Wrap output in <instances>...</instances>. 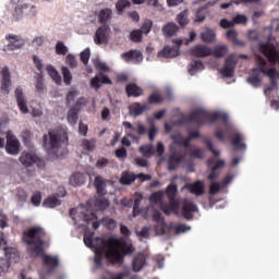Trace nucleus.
<instances>
[{
  "label": "nucleus",
  "instance_id": "obj_5",
  "mask_svg": "<svg viewBox=\"0 0 279 279\" xmlns=\"http://www.w3.org/2000/svg\"><path fill=\"white\" fill-rule=\"evenodd\" d=\"M166 197L168 198L169 204H161L160 210H162L167 216L171 215V213L178 215V210L180 209V199L175 198L178 197L177 184L170 183L166 187Z\"/></svg>",
  "mask_w": 279,
  "mask_h": 279
},
{
  "label": "nucleus",
  "instance_id": "obj_19",
  "mask_svg": "<svg viewBox=\"0 0 279 279\" xmlns=\"http://www.w3.org/2000/svg\"><path fill=\"white\" fill-rule=\"evenodd\" d=\"M247 82L251 86H254V88H259L260 84H263L260 80V64L252 70V75L247 77Z\"/></svg>",
  "mask_w": 279,
  "mask_h": 279
},
{
  "label": "nucleus",
  "instance_id": "obj_14",
  "mask_svg": "<svg viewBox=\"0 0 279 279\" xmlns=\"http://www.w3.org/2000/svg\"><path fill=\"white\" fill-rule=\"evenodd\" d=\"M197 205L192 201L186 199L183 202L181 213L186 221H193V214L197 213Z\"/></svg>",
  "mask_w": 279,
  "mask_h": 279
},
{
  "label": "nucleus",
  "instance_id": "obj_2",
  "mask_svg": "<svg viewBox=\"0 0 279 279\" xmlns=\"http://www.w3.org/2000/svg\"><path fill=\"white\" fill-rule=\"evenodd\" d=\"M47 232L41 227H33L23 232L22 240L27 245V254L31 258L43 257V265L47 268V274H53L56 268L60 265V260L56 256L45 255V241Z\"/></svg>",
  "mask_w": 279,
  "mask_h": 279
},
{
  "label": "nucleus",
  "instance_id": "obj_7",
  "mask_svg": "<svg viewBox=\"0 0 279 279\" xmlns=\"http://www.w3.org/2000/svg\"><path fill=\"white\" fill-rule=\"evenodd\" d=\"M0 247H2L4 251L7 258V267H10L12 263H17L19 251L14 247H8V241L5 240V233L3 232H0Z\"/></svg>",
  "mask_w": 279,
  "mask_h": 279
},
{
  "label": "nucleus",
  "instance_id": "obj_10",
  "mask_svg": "<svg viewBox=\"0 0 279 279\" xmlns=\"http://www.w3.org/2000/svg\"><path fill=\"white\" fill-rule=\"evenodd\" d=\"M5 40L9 43L5 46L7 51H16L17 49H23V47H25V39L19 35L7 34Z\"/></svg>",
  "mask_w": 279,
  "mask_h": 279
},
{
  "label": "nucleus",
  "instance_id": "obj_4",
  "mask_svg": "<svg viewBox=\"0 0 279 279\" xmlns=\"http://www.w3.org/2000/svg\"><path fill=\"white\" fill-rule=\"evenodd\" d=\"M65 143H69V135L62 129H50L48 134L43 136V147L49 155L58 154Z\"/></svg>",
  "mask_w": 279,
  "mask_h": 279
},
{
  "label": "nucleus",
  "instance_id": "obj_48",
  "mask_svg": "<svg viewBox=\"0 0 279 279\" xmlns=\"http://www.w3.org/2000/svg\"><path fill=\"white\" fill-rule=\"evenodd\" d=\"M56 53L57 56H66L69 48L62 41H58L56 44Z\"/></svg>",
  "mask_w": 279,
  "mask_h": 279
},
{
  "label": "nucleus",
  "instance_id": "obj_46",
  "mask_svg": "<svg viewBox=\"0 0 279 279\" xmlns=\"http://www.w3.org/2000/svg\"><path fill=\"white\" fill-rule=\"evenodd\" d=\"M132 2L130 0H118L116 3V10L121 13L123 10H126V8H131Z\"/></svg>",
  "mask_w": 279,
  "mask_h": 279
},
{
  "label": "nucleus",
  "instance_id": "obj_61",
  "mask_svg": "<svg viewBox=\"0 0 279 279\" xmlns=\"http://www.w3.org/2000/svg\"><path fill=\"white\" fill-rule=\"evenodd\" d=\"M190 156L191 158H197L198 160H202V158H204V149L202 148L193 149Z\"/></svg>",
  "mask_w": 279,
  "mask_h": 279
},
{
  "label": "nucleus",
  "instance_id": "obj_28",
  "mask_svg": "<svg viewBox=\"0 0 279 279\" xmlns=\"http://www.w3.org/2000/svg\"><path fill=\"white\" fill-rule=\"evenodd\" d=\"M146 110H149V105H141V102H134L130 108V112L133 114V117H141V114H143V112Z\"/></svg>",
  "mask_w": 279,
  "mask_h": 279
},
{
  "label": "nucleus",
  "instance_id": "obj_64",
  "mask_svg": "<svg viewBox=\"0 0 279 279\" xmlns=\"http://www.w3.org/2000/svg\"><path fill=\"white\" fill-rule=\"evenodd\" d=\"M110 165V160H108L107 158L100 157L97 162H96V167L98 169H106V167Z\"/></svg>",
  "mask_w": 279,
  "mask_h": 279
},
{
  "label": "nucleus",
  "instance_id": "obj_25",
  "mask_svg": "<svg viewBox=\"0 0 279 279\" xmlns=\"http://www.w3.org/2000/svg\"><path fill=\"white\" fill-rule=\"evenodd\" d=\"M87 178H88V173L76 172L71 175L70 184L71 186H82V184L86 183Z\"/></svg>",
  "mask_w": 279,
  "mask_h": 279
},
{
  "label": "nucleus",
  "instance_id": "obj_15",
  "mask_svg": "<svg viewBox=\"0 0 279 279\" xmlns=\"http://www.w3.org/2000/svg\"><path fill=\"white\" fill-rule=\"evenodd\" d=\"M234 69H236V60L234 59V54H230L225 61L223 69L220 71L221 75L223 77H233Z\"/></svg>",
  "mask_w": 279,
  "mask_h": 279
},
{
  "label": "nucleus",
  "instance_id": "obj_24",
  "mask_svg": "<svg viewBox=\"0 0 279 279\" xmlns=\"http://www.w3.org/2000/svg\"><path fill=\"white\" fill-rule=\"evenodd\" d=\"M94 236H95L94 232L84 234L83 241L86 247H89V250H97V247L101 246V243L97 242V238L94 239Z\"/></svg>",
  "mask_w": 279,
  "mask_h": 279
},
{
  "label": "nucleus",
  "instance_id": "obj_21",
  "mask_svg": "<svg viewBox=\"0 0 279 279\" xmlns=\"http://www.w3.org/2000/svg\"><path fill=\"white\" fill-rule=\"evenodd\" d=\"M191 53L195 58H206L208 56H213V50L206 46L197 45L191 49Z\"/></svg>",
  "mask_w": 279,
  "mask_h": 279
},
{
  "label": "nucleus",
  "instance_id": "obj_26",
  "mask_svg": "<svg viewBox=\"0 0 279 279\" xmlns=\"http://www.w3.org/2000/svg\"><path fill=\"white\" fill-rule=\"evenodd\" d=\"M157 56L158 58H178V56H180V50L166 46Z\"/></svg>",
  "mask_w": 279,
  "mask_h": 279
},
{
  "label": "nucleus",
  "instance_id": "obj_32",
  "mask_svg": "<svg viewBox=\"0 0 279 279\" xmlns=\"http://www.w3.org/2000/svg\"><path fill=\"white\" fill-rule=\"evenodd\" d=\"M94 186L98 195H106V180L101 175L95 178Z\"/></svg>",
  "mask_w": 279,
  "mask_h": 279
},
{
  "label": "nucleus",
  "instance_id": "obj_20",
  "mask_svg": "<svg viewBox=\"0 0 279 279\" xmlns=\"http://www.w3.org/2000/svg\"><path fill=\"white\" fill-rule=\"evenodd\" d=\"M28 9H29V4L27 3L16 5L12 13L13 21L15 22L23 21V19L25 17V14H27Z\"/></svg>",
  "mask_w": 279,
  "mask_h": 279
},
{
  "label": "nucleus",
  "instance_id": "obj_56",
  "mask_svg": "<svg viewBox=\"0 0 279 279\" xmlns=\"http://www.w3.org/2000/svg\"><path fill=\"white\" fill-rule=\"evenodd\" d=\"M247 23V16L244 14H238L233 17V25H245Z\"/></svg>",
  "mask_w": 279,
  "mask_h": 279
},
{
  "label": "nucleus",
  "instance_id": "obj_62",
  "mask_svg": "<svg viewBox=\"0 0 279 279\" xmlns=\"http://www.w3.org/2000/svg\"><path fill=\"white\" fill-rule=\"evenodd\" d=\"M141 154L144 156H154V147L153 146H141L140 147Z\"/></svg>",
  "mask_w": 279,
  "mask_h": 279
},
{
  "label": "nucleus",
  "instance_id": "obj_51",
  "mask_svg": "<svg viewBox=\"0 0 279 279\" xmlns=\"http://www.w3.org/2000/svg\"><path fill=\"white\" fill-rule=\"evenodd\" d=\"M204 144L206 145L207 149L213 153V156H215V158H219V156H221V151L215 149V146L213 145V141L205 140Z\"/></svg>",
  "mask_w": 279,
  "mask_h": 279
},
{
  "label": "nucleus",
  "instance_id": "obj_30",
  "mask_svg": "<svg viewBox=\"0 0 279 279\" xmlns=\"http://www.w3.org/2000/svg\"><path fill=\"white\" fill-rule=\"evenodd\" d=\"M136 182V174L134 172L124 171L120 178V184L124 186H130V184H134Z\"/></svg>",
  "mask_w": 279,
  "mask_h": 279
},
{
  "label": "nucleus",
  "instance_id": "obj_52",
  "mask_svg": "<svg viewBox=\"0 0 279 279\" xmlns=\"http://www.w3.org/2000/svg\"><path fill=\"white\" fill-rule=\"evenodd\" d=\"M35 88L37 93H45V90H47V87L45 86V80L43 78V76L37 77Z\"/></svg>",
  "mask_w": 279,
  "mask_h": 279
},
{
  "label": "nucleus",
  "instance_id": "obj_53",
  "mask_svg": "<svg viewBox=\"0 0 279 279\" xmlns=\"http://www.w3.org/2000/svg\"><path fill=\"white\" fill-rule=\"evenodd\" d=\"M151 232V228L149 227H143L141 231H135L136 236H140V239H149Z\"/></svg>",
  "mask_w": 279,
  "mask_h": 279
},
{
  "label": "nucleus",
  "instance_id": "obj_17",
  "mask_svg": "<svg viewBox=\"0 0 279 279\" xmlns=\"http://www.w3.org/2000/svg\"><path fill=\"white\" fill-rule=\"evenodd\" d=\"M125 62H133V64H141L143 62V52L140 50H130L121 54Z\"/></svg>",
  "mask_w": 279,
  "mask_h": 279
},
{
  "label": "nucleus",
  "instance_id": "obj_57",
  "mask_svg": "<svg viewBox=\"0 0 279 279\" xmlns=\"http://www.w3.org/2000/svg\"><path fill=\"white\" fill-rule=\"evenodd\" d=\"M31 202L33 206H40V202H43V195L40 194V192L34 193L31 198Z\"/></svg>",
  "mask_w": 279,
  "mask_h": 279
},
{
  "label": "nucleus",
  "instance_id": "obj_36",
  "mask_svg": "<svg viewBox=\"0 0 279 279\" xmlns=\"http://www.w3.org/2000/svg\"><path fill=\"white\" fill-rule=\"evenodd\" d=\"M177 22L181 27H186L189 24V9H185L177 15Z\"/></svg>",
  "mask_w": 279,
  "mask_h": 279
},
{
  "label": "nucleus",
  "instance_id": "obj_23",
  "mask_svg": "<svg viewBox=\"0 0 279 279\" xmlns=\"http://www.w3.org/2000/svg\"><path fill=\"white\" fill-rule=\"evenodd\" d=\"M147 263V257H145V254L143 253H138L132 262V267H133V271H141V269H143V267L146 265Z\"/></svg>",
  "mask_w": 279,
  "mask_h": 279
},
{
  "label": "nucleus",
  "instance_id": "obj_27",
  "mask_svg": "<svg viewBox=\"0 0 279 279\" xmlns=\"http://www.w3.org/2000/svg\"><path fill=\"white\" fill-rule=\"evenodd\" d=\"M180 31V26L173 22H169L162 27L163 36L171 38V36H175Z\"/></svg>",
  "mask_w": 279,
  "mask_h": 279
},
{
  "label": "nucleus",
  "instance_id": "obj_31",
  "mask_svg": "<svg viewBox=\"0 0 279 279\" xmlns=\"http://www.w3.org/2000/svg\"><path fill=\"white\" fill-rule=\"evenodd\" d=\"M123 128H125L126 130H131L132 132H137V134L140 136H143V134H146L147 129L145 128V125L138 123L136 128H134V125L132 124V122H128L124 121L122 122Z\"/></svg>",
  "mask_w": 279,
  "mask_h": 279
},
{
  "label": "nucleus",
  "instance_id": "obj_50",
  "mask_svg": "<svg viewBox=\"0 0 279 279\" xmlns=\"http://www.w3.org/2000/svg\"><path fill=\"white\" fill-rule=\"evenodd\" d=\"M162 101H165V98L158 93H153L148 96V104L150 105L162 104Z\"/></svg>",
  "mask_w": 279,
  "mask_h": 279
},
{
  "label": "nucleus",
  "instance_id": "obj_8",
  "mask_svg": "<svg viewBox=\"0 0 279 279\" xmlns=\"http://www.w3.org/2000/svg\"><path fill=\"white\" fill-rule=\"evenodd\" d=\"M20 162L23 165V167H32V165H37L38 169H45V160L40 159L38 156H36V154H22L20 157Z\"/></svg>",
  "mask_w": 279,
  "mask_h": 279
},
{
  "label": "nucleus",
  "instance_id": "obj_58",
  "mask_svg": "<svg viewBox=\"0 0 279 279\" xmlns=\"http://www.w3.org/2000/svg\"><path fill=\"white\" fill-rule=\"evenodd\" d=\"M131 40L133 43H141L143 40V33L141 31H133L131 33Z\"/></svg>",
  "mask_w": 279,
  "mask_h": 279
},
{
  "label": "nucleus",
  "instance_id": "obj_45",
  "mask_svg": "<svg viewBox=\"0 0 279 279\" xmlns=\"http://www.w3.org/2000/svg\"><path fill=\"white\" fill-rule=\"evenodd\" d=\"M162 197H165V192L162 191L156 192L150 195V202H153V204H159V208H160L162 204H167L162 202Z\"/></svg>",
  "mask_w": 279,
  "mask_h": 279
},
{
  "label": "nucleus",
  "instance_id": "obj_47",
  "mask_svg": "<svg viewBox=\"0 0 279 279\" xmlns=\"http://www.w3.org/2000/svg\"><path fill=\"white\" fill-rule=\"evenodd\" d=\"M195 16L194 23H204L206 21V9L203 7L198 8Z\"/></svg>",
  "mask_w": 279,
  "mask_h": 279
},
{
  "label": "nucleus",
  "instance_id": "obj_18",
  "mask_svg": "<svg viewBox=\"0 0 279 279\" xmlns=\"http://www.w3.org/2000/svg\"><path fill=\"white\" fill-rule=\"evenodd\" d=\"M15 99L22 114H27L29 112V108H27V101L25 100L23 89L19 87L15 89Z\"/></svg>",
  "mask_w": 279,
  "mask_h": 279
},
{
  "label": "nucleus",
  "instance_id": "obj_54",
  "mask_svg": "<svg viewBox=\"0 0 279 279\" xmlns=\"http://www.w3.org/2000/svg\"><path fill=\"white\" fill-rule=\"evenodd\" d=\"M95 140H83L82 147L86 149V151H93V149H95Z\"/></svg>",
  "mask_w": 279,
  "mask_h": 279
},
{
  "label": "nucleus",
  "instance_id": "obj_16",
  "mask_svg": "<svg viewBox=\"0 0 279 279\" xmlns=\"http://www.w3.org/2000/svg\"><path fill=\"white\" fill-rule=\"evenodd\" d=\"M89 84L92 88H96L98 90V88H101V84L112 85V80L102 72H99L90 80Z\"/></svg>",
  "mask_w": 279,
  "mask_h": 279
},
{
  "label": "nucleus",
  "instance_id": "obj_3",
  "mask_svg": "<svg viewBox=\"0 0 279 279\" xmlns=\"http://www.w3.org/2000/svg\"><path fill=\"white\" fill-rule=\"evenodd\" d=\"M215 121H222L225 125H228V114L223 112H214L197 109L192 111L189 116H183L179 120L180 125H189L190 123H196V125H206V123H215Z\"/></svg>",
  "mask_w": 279,
  "mask_h": 279
},
{
  "label": "nucleus",
  "instance_id": "obj_13",
  "mask_svg": "<svg viewBox=\"0 0 279 279\" xmlns=\"http://www.w3.org/2000/svg\"><path fill=\"white\" fill-rule=\"evenodd\" d=\"M5 150L12 156H16L19 151H21V143L19 142L16 136L12 135V133H7Z\"/></svg>",
  "mask_w": 279,
  "mask_h": 279
},
{
  "label": "nucleus",
  "instance_id": "obj_40",
  "mask_svg": "<svg viewBox=\"0 0 279 279\" xmlns=\"http://www.w3.org/2000/svg\"><path fill=\"white\" fill-rule=\"evenodd\" d=\"M61 202L56 196H50L46 198L43 203L45 208H56V206H60Z\"/></svg>",
  "mask_w": 279,
  "mask_h": 279
},
{
  "label": "nucleus",
  "instance_id": "obj_43",
  "mask_svg": "<svg viewBox=\"0 0 279 279\" xmlns=\"http://www.w3.org/2000/svg\"><path fill=\"white\" fill-rule=\"evenodd\" d=\"M77 119H80V113L76 108H72L68 112V122L71 125H75L77 123Z\"/></svg>",
  "mask_w": 279,
  "mask_h": 279
},
{
  "label": "nucleus",
  "instance_id": "obj_39",
  "mask_svg": "<svg viewBox=\"0 0 279 279\" xmlns=\"http://www.w3.org/2000/svg\"><path fill=\"white\" fill-rule=\"evenodd\" d=\"M187 71L190 75H195L197 71H204V63L202 61H194L189 64Z\"/></svg>",
  "mask_w": 279,
  "mask_h": 279
},
{
  "label": "nucleus",
  "instance_id": "obj_49",
  "mask_svg": "<svg viewBox=\"0 0 279 279\" xmlns=\"http://www.w3.org/2000/svg\"><path fill=\"white\" fill-rule=\"evenodd\" d=\"M94 66L97 71H104L105 73H110V68L106 65L105 62H101L99 59L93 60Z\"/></svg>",
  "mask_w": 279,
  "mask_h": 279
},
{
  "label": "nucleus",
  "instance_id": "obj_55",
  "mask_svg": "<svg viewBox=\"0 0 279 279\" xmlns=\"http://www.w3.org/2000/svg\"><path fill=\"white\" fill-rule=\"evenodd\" d=\"M154 23L151 22V20H146L143 24L142 27L140 29V32L142 34H149L151 32V27H153Z\"/></svg>",
  "mask_w": 279,
  "mask_h": 279
},
{
  "label": "nucleus",
  "instance_id": "obj_6",
  "mask_svg": "<svg viewBox=\"0 0 279 279\" xmlns=\"http://www.w3.org/2000/svg\"><path fill=\"white\" fill-rule=\"evenodd\" d=\"M256 62L259 64V71L270 80V86L276 88L278 86V82H276V77H279V72L276 68L267 69V60L262 56L256 57Z\"/></svg>",
  "mask_w": 279,
  "mask_h": 279
},
{
  "label": "nucleus",
  "instance_id": "obj_35",
  "mask_svg": "<svg viewBox=\"0 0 279 279\" xmlns=\"http://www.w3.org/2000/svg\"><path fill=\"white\" fill-rule=\"evenodd\" d=\"M169 229L174 230L175 234H184V232L191 231V227L187 226L186 223H170Z\"/></svg>",
  "mask_w": 279,
  "mask_h": 279
},
{
  "label": "nucleus",
  "instance_id": "obj_38",
  "mask_svg": "<svg viewBox=\"0 0 279 279\" xmlns=\"http://www.w3.org/2000/svg\"><path fill=\"white\" fill-rule=\"evenodd\" d=\"M231 144L233 145V147H235L236 149H245V143H243V135H241V133H236L232 141Z\"/></svg>",
  "mask_w": 279,
  "mask_h": 279
},
{
  "label": "nucleus",
  "instance_id": "obj_41",
  "mask_svg": "<svg viewBox=\"0 0 279 279\" xmlns=\"http://www.w3.org/2000/svg\"><path fill=\"white\" fill-rule=\"evenodd\" d=\"M48 75L53 80L56 84H62V76H60V73L56 70L53 66H48L47 68Z\"/></svg>",
  "mask_w": 279,
  "mask_h": 279
},
{
  "label": "nucleus",
  "instance_id": "obj_9",
  "mask_svg": "<svg viewBox=\"0 0 279 279\" xmlns=\"http://www.w3.org/2000/svg\"><path fill=\"white\" fill-rule=\"evenodd\" d=\"M110 40V26L102 24L99 26L94 36L95 45H108Z\"/></svg>",
  "mask_w": 279,
  "mask_h": 279
},
{
  "label": "nucleus",
  "instance_id": "obj_59",
  "mask_svg": "<svg viewBox=\"0 0 279 279\" xmlns=\"http://www.w3.org/2000/svg\"><path fill=\"white\" fill-rule=\"evenodd\" d=\"M88 60H90V49L86 48L81 52V61L83 64H88Z\"/></svg>",
  "mask_w": 279,
  "mask_h": 279
},
{
  "label": "nucleus",
  "instance_id": "obj_33",
  "mask_svg": "<svg viewBox=\"0 0 279 279\" xmlns=\"http://www.w3.org/2000/svg\"><path fill=\"white\" fill-rule=\"evenodd\" d=\"M111 19H112L111 9L105 8L99 11L98 23H100L101 25H106V23H108Z\"/></svg>",
  "mask_w": 279,
  "mask_h": 279
},
{
  "label": "nucleus",
  "instance_id": "obj_22",
  "mask_svg": "<svg viewBox=\"0 0 279 279\" xmlns=\"http://www.w3.org/2000/svg\"><path fill=\"white\" fill-rule=\"evenodd\" d=\"M125 93L128 97H143V88L137 86L136 83H129L125 86Z\"/></svg>",
  "mask_w": 279,
  "mask_h": 279
},
{
  "label": "nucleus",
  "instance_id": "obj_12",
  "mask_svg": "<svg viewBox=\"0 0 279 279\" xmlns=\"http://www.w3.org/2000/svg\"><path fill=\"white\" fill-rule=\"evenodd\" d=\"M0 75L2 77L0 90L4 93V95H10V87L12 86V75L10 74V69L8 66L2 68Z\"/></svg>",
  "mask_w": 279,
  "mask_h": 279
},
{
  "label": "nucleus",
  "instance_id": "obj_44",
  "mask_svg": "<svg viewBox=\"0 0 279 279\" xmlns=\"http://www.w3.org/2000/svg\"><path fill=\"white\" fill-rule=\"evenodd\" d=\"M61 71L65 86H71V82H73V74H71V70H69L66 66H63Z\"/></svg>",
  "mask_w": 279,
  "mask_h": 279
},
{
  "label": "nucleus",
  "instance_id": "obj_42",
  "mask_svg": "<svg viewBox=\"0 0 279 279\" xmlns=\"http://www.w3.org/2000/svg\"><path fill=\"white\" fill-rule=\"evenodd\" d=\"M228 53V46H216L211 51L215 58H223Z\"/></svg>",
  "mask_w": 279,
  "mask_h": 279
},
{
  "label": "nucleus",
  "instance_id": "obj_11",
  "mask_svg": "<svg viewBox=\"0 0 279 279\" xmlns=\"http://www.w3.org/2000/svg\"><path fill=\"white\" fill-rule=\"evenodd\" d=\"M186 158V151L181 150H173L168 159V170L169 171H175L178 167H180V163L185 160Z\"/></svg>",
  "mask_w": 279,
  "mask_h": 279
},
{
  "label": "nucleus",
  "instance_id": "obj_34",
  "mask_svg": "<svg viewBox=\"0 0 279 279\" xmlns=\"http://www.w3.org/2000/svg\"><path fill=\"white\" fill-rule=\"evenodd\" d=\"M201 38L203 43H215L217 35L215 34V31L206 28L203 33H201Z\"/></svg>",
  "mask_w": 279,
  "mask_h": 279
},
{
  "label": "nucleus",
  "instance_id": "obj_1",
  "mask_svg": "<svg viewBox=\"0 0 279 279\" xmlns=\"http://www.w3.org/2000/svg\"><path fill=\"white\" fill-rule=\"evenodd\" d=\"M97 246L95 250L94 263L96 267L104 265V256L109 265H123L125 257L134 254L135 248L132 244H129L123 239L109 238L104 240L99 236L96 238Z\"/></svg>",
  "mask_w": 279,
  "mask_h": 279
},
{
  "label": "nucleus",
  "instance_id": "obj_29",
  "mask_svg": "<svg viewBox=\"0 0 279 279\" xmlns=\"http://www.w3.org/2000/svg\"><path fill=\"white\" fill-rule=\"evenodd\" d=\"M227 38L235 47H245V41L239 39V33L235 29L228 31Z\"/></svg>",
  "mask_w": 279,
  "mask_h": 279
},
{
  "label": "nucleus",
  "instance_id": "obj_63",
  "mask_svg": "<svg viewBox=\"0 0 279 279\" xmlns=\"http://www.w3.org/2000/svg\"><path fill=\"white\" fill-rule=\"evenodd\" d=\"M175 144L189 149V147H191V140L189 136L186 138L181 137L179 141H175Z\"/></svg>",
  "mask_w": 279,
  "mask_h": 279
},
{
  "label": "nucleus",
  "instance_id": "obj_37",
  "mask_svg": "<svg viewBox=\"0 0 279 279\" xmlns=\"http://www.w3.org/2000/svg\"><path fill=\"white\" fill-rule=\"evenodd\" d=\"M190 192L194 195H202L204 193V182L196 181L190 186Z\"/></svg>",
  "mask_w": 279,
  "mask_h": 279
},
{
  "label": "nucleus",
  "instance_id": "obj_60",
  "mask_svg": "<svg viewBox=\"0 0 279 279\" xmlns=\"http://www.w3.org/2000/svg\"><path fill=\"white\" fill-rule=\"evenodd\" d=\"M153 221L156 223H161L165 226V218H162V214L159 210H155L153 214Z\"/></svg>",
  "mask_w": 279,
  "mask_h": 279
}]
</instances>
